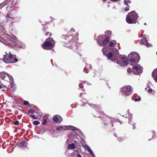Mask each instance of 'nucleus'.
Listing matches in <instances>:
<instances>
[{"instance_id": "f257e3e1", "label": "nucleus", "mask_w": 157, "mask_h": 157, "mask_svg": "<svg viewBox=\"0 0 157 157\" xmlns=\"http://www.w3.org/2000/svg\"><path fill=\"white\" fill-rule=\"evenodd\" d=\"M78 35V33H75V35L73 36L72 35L71 32H69L66 36L63 35L61 37L63 39V42L65 44H72L75 42V40H78L77 38Z\"/></svg>"}, {"instance_id": "f03ea898", "label": "nucleus", "mask_w": 157, "mask_h": 157, "mask_svg": "<svg viewBox=\"0 0 157 157\" xmlns=\"http://www.w3.org/2000/svg\"><path fill=\"white\" fill-rule=\"evenodd\" d=\"M138 17L137 14L134 11H131L128 13L127 15L126 21L128 24H136Z\"/></svg>"}, {"instance_id": "7ed1b4c3", "label": "nucleus", "mask_w": 157, "mask_h": 157, "mask_svg": "<svg viewBox=\"0 0 157 157\" xmlns=\"http://www.w3.org/2000/svg\"><path fill=\"white\" fill-rule=\"evenodd\" d=\"M55 42L52 38H47L42 45V48L44 49L50 50L52 49L55 45Z\"/></svg>"}, {"instance_id": "20e7f679", "label": "nucleus", "mask_w": 157, "mask_h": 157, "mask_svg": "<svg viewBox=\"0 0 157 157\" xmlns=\"http://www.w3.org/2000/svg\"><path fill=\"white\" fill-rule=\"evenodd\" d=\"M3 61L6 63H13L17 62L18 59L15 55L11 54H7L5 55L3 58Z\"/></svg>"}, {"instance_id": "39448f33", "label": "nucleus", "mask_w": 157, "mask_h": 157, "mask_svg": "<svg viewBox=\"0 0 157 157\" xmlns=\"http://www.w3.org/2000/svg\"><path fill=\"white\" fill-rule=\"evenodd\" d=\"M97 117H99L103 120L102 123L105 125H107L108 123L111 120V118L105 114L103 112L101 113L100 115H98Z\"/></svg>"}, {"instance_id": "423d86ee", "label": "nucleus", "mask_w": 157, "mask_h": 157, "mask_svg": "<svg viewBox=\"0 0 157 157\" xmlns=\"http://www.w3.org/2000/svg\"><path fill=\"white\" fill-rule=\"evenodd\" d=\"M102 51L103 54L108 59L112 61H115L117 59L116 56H114L111 52H108V50L104 48H102Z\"/></svg>"}, {"instance_id": "0eeeda50", "label": "nucleus", "mask_w": 157, "mask_h": 157, "mask_svg": "<svg viewBox=\"0 0 157 157\" xmlns=\"http://www.w3.org/2000/svg\"><path fill=\"white\" fill-rule=\"evenodd\" d=\"M128 57L130 58V63H134L136 61L137 62L139 60L140 56L138 53L136 52L130 54L129 55Z\"/></svg>"}, {"instance_id": "6e6552de", "label": "nucleus", "mask_w": 157, "mask_h": 157, "mask_svg": "<svg viewBox=\"0 0 157 157\" xmlns=\"http://www.w3.org/2000/svg\"><path fill=\"white\" fill-rule=\"evenodd\" d=\"M132 87L130 86H126L122 88L121 93L125 95L128 96L132 91Z\"/></svg>"}, {"instance_id": "1a4fd4ad", "label": "nucleus", "mask_w": 157, "mask_h": 157, "mask_svg": "<svg viewBox=\"0 0 157 157\" xmlns=\"http://www.w3.org/2000/svg\"><path fill=\"white\" fill-rule=\"evenodd\" d=\"M105 36L106 37V38L102 42V44L104 45L106 44L109 41L111 36L112 32L109 31L105 32Z\"/></svg>"}, {"instance_id": "9d476101", "label": "nucleus", "mask_w": 157, "mask_h": 157, "mask_svg": "<svg viewBox=\"0 0 157 157\" xmlns=\"http://www.w3.org/2000/svg\"><path fill=\"white\" fill-rule=\"evenodd\" d=\"M69 128H71V129L72 130H75V129L74 128H75L71 126H60L57 127L56 128V129L57 131H58L61 130H65L67 129H69Z\"/></svg>"}, {"instance_id": "9b49d317", "label": "nucleus", "mask_w": 157, "mask_h": 157, "mask_svg": "<svg viewBox=\"0 0 157 157\" xmlns=\"http://www.w3.org/2000/svg\"><path fill=\"white\" fill-rule=\"evenodd\" d=\"M132 71L133 73L136 75H139L141 74L142 72L141 69L139 68L137 66H133L132 67Z\"/></svg>"}, {"instance_id": "f8f14e48", "label": "nucleus", "mask_w": 157, "mask_h": 157, "mask_svg": "<svg viewBox=\"0 0 157 157\" xmlns=\"http://www.w3.org/2000/svg\"><path fill=\"white\" fill-rule=\"evenodd\" d=\"M53 121L58 123H60L62 121V117L59 115H54L53 117Z\"/></svg>"}, {"instance_id": "ddd939ff", "label": "nucleus", "mask_w": 157, "mask_h": 157, "mask_svg": "<svg viewBox=\"0 0 157 157\" xmlns=\"http://www.w3.org/2000/svg\"><path fill=\"white\" fill-rule=\"evenodd\" d=\"M152 76L154 80L157 82V69L154 70L152 73Z\"/></svg>"}, {"instance_id": "4468645a", "label": "nucleus", "mask_w": 157, "mask_h": 157, "mask_svg": "<svg viewBox=\"0 0 157 157\" xmlns=\"http://www.w3.org/2000/svg\"><path fill=\"white\" fill-rule=\"evenodd\" d=\"M8 74L5 72L3 71L0 72V78L2 79L6 80V79H5V78H7V77L8 76Z\"/></svg>"}, {"instance_id": "2eb2a0df", "label": "nucleus", "mask_w": 157, "mask_h": 157, "mask_svg": "<svg viewBox=\"0 0 157 157\" xmlns=\"http://www.w3.org/2000/svg\"><path fill=\"white\" fill-rule=\"evenodd\" d=\"M121 59L124 63V65L126 66L128 64V60L127 58L125 56H122L121 57Z\"/></svg>"}, {"instance_id": "dca6fc26", "label": "nucleus", "mask_w": 157, "mask_h": 157, "mask_svg": "<svg viewBox=\"0 0 157 157\" xmlns=\"http://www.w3.org/2000/svg\"><path fill=\"white\" fill-rule=\"evenodd\" d=\"M117 44V42L116 40H113L111 41L109 43V46L110 47H114V46H116Z\"/></svg>"}, {"instance_id": "f3484780", "label": "nucleus", "mask_w": 157, "mask_h": 157, "mask_svg": "<svg viewBox=\"0 0 157 157\" xmlns=\"http://www.w3.org/2000/svg\"><path fill=\"white\" fill-rule=\"evenodd\" d=\"M140 44H145V45H147V44H148L147 40L146 38H143L140 41Z\"/></svg>"}, {"instance_id": "a211bd4d", "label": "nucleus", "mask_w": 157, "mask_h": 157, "mask_svg": "<svg viewBox=\"0 0 157 157\" xmlns=\"http://www.w3.org/2000/svg\"><path fill=\"white\" fill-rule=\"evenodd\" d=\"M86 85V84L85 82H82L81 83H79V87L82 89V90H85V89H84V87H85Z\"/></svg>"}, {"instance_id": "6ab92c4d", "label": "nucleus", "mask_w": 157, "mask_h": 157, "mask_svg": "<svg viewBox=\"0 0 157 157\" xmlns=\"http://www.w3.org/2000/svg\"><path fill=\"white\" fill-rule=\"evenodd\" d=\"M87 102V101L86 99L83 98L81 100L80 103L81 105H83L86 104Z\"/></svg>"}, {"instance_id": "aec40b11", "label": "nucleus", "mask_w": 157, "mask_h": 157, "mask_svg": "<svg viewBox=\"0 0 157 157\" xmlns=\"http://www.w3.org/2000/svg\"><path fill=\"white\" fill-rule=\"evenodd\" d=\"M75 146L74 143L70 144L68 146L67 148L68 149H74L75 148Z\"/></svg>"}, {"instance_id": "412c9836", "label": "nucleus", "mask_w": 157, "mask_h": 157, "mask_svg": "<svg viewBox=\"0 0 157 157\" xmlns=\"http://www.w3.org/2000/svg\"><path fill=\"white\" fill-rule=\"evenodd\" d=\"M25 142L24 141H23L19 143V146L20 147H22L24 145Z\"/></svg>"}, {"instance_id": "4be33fe9", "label": "nucleus", "mask_w": 157, "mask_h": 157, "mask_svg": "<svg viewBox=\"0 0 157 157\" xmlns=\"http://www.w3.org/2000/svg\"><path fill=\"white\" fill-rule=\"evenodd\" d=\"M87 151L93 157L94 156V153L90 148H89V149H87Z\"/></svg>"}, {"instance_id": "5701e85b", "label": "nucleus", "mask_w": 157, "mask_h": 157, "mask_svg": "<svg viewBox=\"0 0 157 157\" xmlns=\"http://www.w3.org/2000/svg\"><path fill=\"white\" fill-rule=\"evenodd\" d=\"M131 2V1L130 0H124V4L127 5V6H129L128 5V3H130Z\"/></svg>"}, {"instance_id": "b1692460", "label": "nucleus", "mask_w": 157, "mask_h": 157, "mask_svg": "<svg viewBox=\"0 0 157 157\" xmlns=\"http://www.w3.org/2000/svg\"><path fill=\"white\" fill-rule=\"evenodd\" d=\"M141 99L140 97H136L135 98L134 101H140Z\"/></svg>"}, {"instance_id": "393cba45", "label": "nucleus", "mask_w": 157, "mask_h": 157, "mask_svg": "<svg viewBox=\"0 0 157 157\" xmlns=\"http://www.w3.org/2000/svg\"><path fill=\"white\" fill-rule=\"evenodd\" d=\"M33 124L34 125H36L39 124H40V122L38 121H33Z\"/></svg>"}, {"instance_id": "a878e982", "label": "nucleus", "mask_w": 157, "mask_h": 157, "mask_svg": "<svg viewBox=\"0 0 157 157\" xmlns=\"http://www.w3.org/2000/svg\"><path fill=\"white\" fill-rule=\"evenodd\" d=\"M24 104L26 106H29V103L28 102V101H23Z\"/></svg>"}, {"instance_id": "bb28decb", "label": "nucleus", "mask_w": 157, "mask_h": 157, "mask_svg": "<svg viewBox=\"0 0 157 157\" xmlns=\"http://www.w3.org/2000/svg\"><path fill=\"white\" fill-rule=\"evenodd\" d=\"M82 145L85 149H86L87 150V149H89V148H90L86 144H85L84 145L82 144Z\"/></svg>"}, {"instance_id": "cd10ccee", "label": "nucleus", "mask_w": 157, "mask_h": 157, "mask_svg": "<svg viewBox=\"0 0 157 157\" xmlns=\"http://www.w3.org/2000/svg\"><path fill=\"white\" fill-rule=\"evenodd\" d=\"M35 112H36V111L34 110V109H30L29 110V113H31V114H33L34 113H35Z\"/></svg>"}, {"instance_id": "c85d7f7f", "label": "nucleus", "mask_w": 157, "mask_h": 157, "mask_svg": "<svg viewBox=\"0 0 157 157\" xmlns=\"http://www.w3.org/2000/svg\"><path fill=\"white\" fill-rule=\"evenodd\" d=\"M124 139V138L123 137H121L118 138V140L119 142L123 141Z\"/></svg>"}, {"instance_id": "c756f323", "label": "nucleus", "mask_w": 157, "mask_h": 157, "mask_svg": "<svg viewBox=\"0 0 157 157\" xmlns=\"http://www.w3.org/2000/svg\"><path fill=\"white\" fill-rule=\"evenodd\" d=\"M45 35L46 36H51L52 35V34L51 33L48 32H47L45 33Z\"/></svg>"}, {"instance_id": "7c9ffc66", "label": "nucleus", "mask_w": 157, "mask_h": 157, "mask_svg": "<svg viewBox=\"0 0 157 157\" xmlns=\"http://www.w3.org/2000/svg\"><path fill=\"white\" fill-rule=\"evenodd\" d=\"M47 122V120L46 119L44 120L42 122V124L45 125H46Z\"/></svg>"}, {"instance_id": "2f4dec72", "label": "nucleus", "mask_w": 157, "mask_h": 157, "mask_svg": "<svg viewBox=\"0 0 157 157\" xmlns=\"http://www.w3.org/2000/svg\"><path fill=\"white\" fill-rule=\"evenodd\" d=\"M14 124L15 125H18L19 124V122L18 121H14Z\"/></svg>"}, {"instance_id": "473e14b6", "label": "nucleus", "mask_w": 157, "mask_h": 157, "mask_svg": "<svg viewBox=\"0 0 157 157\" xmlns=\"http://www.w3.org/2000/svg\"><path fill=\"white\" fill-rule=\"evenodd\" d=\"M127 72L128 73H130L131 71H132L131 68H128L127 69Z\"/></svg>"}, {"instance_id": "72a5a7b5", "label": "nucleus", "mask_w": 157, "mask_h": 157, "mask_svg": "<svg viewBox=\"0 0 157 157\" xmlns=\"http://www.w3.org/2000/svg\"><path fill=\"white\" fill-rule=\"evenodd\" d=\"M6 17L7 18H11V17H10V15L9 13H8L6 16Z\"/></svg>"}, {"instance_id": "f704fd0d", "label": "nucleus", "mask_w": 157, "mask_h": 157, "mask_svg": "<svg viewBox=\"0 0 157 157\" xmlns=\"http://www.w3.org/2000/svg\"><path fill=\"white\" fill-rule=\"evenodd\" d=\"M70 32H71L72 35L73 34H72V32H75V29L74 28H72L71 29V30Z\"/></svg>"}, {"instance_id": "c9c22d12", "label": "nucleus", "mask_w": 157, "mask_h": 157, "mask_svg": "<svg viewBox=\"0 0 157 157\" xmlns=\"http://www.w3.org/2000/svg\"><path fill=\"white\" fill-rule=\"evenodd\" d=\"M152 91V89L150 88L148 90V92L149 93H151Z\"/></svg>"}, {"instance_id": "e433bc0d", "label": "nucleus", "mask_w": 157, "mask_h": 157, "mask_svg": "<svg viewBox=\"0 0 157 157\" xmlns=\"http://www.w3.org/2000/svg\"><path fill=\"white\" fill-rule=\"evenodd\" d=\"M129 10V9L128 7H127L124 9V10L127 11H128Z\"/></svg>"}, {"instance_id": "4c0bfd02", "label": "nucleus", "mask_w": 157, "mask_h": 157, "mask_svg": "<svg viewBox=\"0 0 157 157\" xmlns=\"http://www.w3.org/2000/svg\"><path fill=\"white\" fill-rule=\"evenodd\" d=\"M32 118H33V119H37V118L34 115H33Z\"/></svg>"}, {"instance_id": "58836bf2", "label": "nucleus", "mask_w": 157, "mask_h": 157, "mask_svg": "<svg viewBox=\"0 0 157 157\" xmlns=\"http://www.w3.org/2000/svg\"><path fill=\"white\" fill-rule=\"evenodd\" d=\"M131 120H132V119H131V118H130V119H129V122H129V123H130V122H131Z\"/></svg>"}, {"instance_id": "ea45409f", "label": "nucleus", "mask_w": 157, "mask_h": 157, "mask_svg": "<svg viewBox=\"0 0 157 157\" xmlns=\"http://www.w3.org/2000/svg\"><path fill=\"white\" fill-rule=\"evenodd\" d=\"M77 157H81V155L80 154H78L77 155Z\"/></svg>"}, {"instance_id": "a19ab883", "label": "nucleus", "mask_w": 157, "mask_h": 157, "mask_svg": "<svg viewBox=\"0 0 157 157\" xmlns=\"http://www.w3.org/2000/svg\"><path fill=\"white\" fill-rule=\"evenodd\" d=\"M17 47L18 48H22V46H21V45H20L19 46H17Z\"/></svg>"}, {"instance_id": "79ce46f5", "label": "nucleus", "mask_w": 157, "mask_h": 157, "mask_svg": "<svg viewBox=\"0 0 157 157\" xmlns=\"http://www.w3.org/2000/svg\"><path fill=\"white\" fill-rule=\"evenodd\" d=\"M32 116H33V115H31V114H30L29 115V117H32Z\"/></svg>"}, {"instance_id": "37998d69", "label": "nucleus", "mask_w": 157, "mask_h": 157, "mask_svg": "<svg viewBox=\"0 0 157 157\" xmlns=\"http://www.w3.org/2000/svg\"><path fill=\"white\" fill-rule=\"evenodd\" d=\"M146 45L147 46V47H149V46H150V44L148 43V44H147Z\"/></svg>"}, {"instance_id": "c03bdc74", "label": "nucleus", "mask_w": 157, "mask_h": 157, "mask_svg": "<svg viewBox=\"0 0 157 157\" xmlns=\"http://www.w3.org/2000/svg\"><path fill=\"white\" fill-rule=\"evenodd\" d=\"M2 86L0 84V89H2Z\"/></svg>"}, {"instance_id": "a18cd8bd", "label": "nucleus", "mask_w": 157, "mask_h": 157, "mask_svg": "<svg viewBox=\"0 0 157 157\" xmlns=\"http://www.w3.org/2000/svg\"><path fill=\"white\" fill-rule=\"evenodd\" d=\"M82 93H80V95H79V96L80 97V96H82Z\"/></svg>"}, {"instance_id": "49530a36", "label": "nucleus", "mask_w": 157, "mask_h": 157, "mask_svg": "<svg viewBox=\"0 0 157 157\" xmlns=\"http://www.w3.org/2000/svg\"><path fill=\"white\" fill-rule=\"evenodd\" d=\"M115 51H116V52H118V50H117V49H115Z\"/></svg>"}, {"instance_id": "de8ad7c7", "label": "nucleus", "mask_w": 157, "mask_h": 157, "mask_svg": "<svg viewBox=\"0 0 157 157\" xmlns=\"http://www.w3.org/2000/svg\"><path fill=\"white\" fill-rule=\"evenodd\" d=\"M113 0L114 1H119V0Z\"/></svg>"}, {"instance_id": "09e8293b", "label": "nucleus", "mask_w": 157, "mask_h": 157, "mask_svg": "<svg viewBox=\"0 0 157 157\" xmlns=\"http://www.w3.org/2000/svg\"><path fill=\"white\" fill-rule=\"evenodd\" d=\"M135 126H133V129H134L135 128Z\"/></svg>"}, {"instance_id": "8fccbe9b", "label": "nucleus", "mask_w": 157, "mask_h": 157, "mask_svg": "<svg viewBox=\"0 0 157 157\" xmlns=\"http://www.w3.org/2000/svg\"><path fill=\"white\" fill-rule=\"evenodd\" d=\"M4 40H5V41H6V39Z\"/></svg>"}, {"instance_id": "3c124183", "label": "nucleus", "mask_w": 157, "mask_h": 157, "mask_svg": "<svg viewBox=\"0 0 157 157\" xmlns=\"http://www.w3.org/2000/svg\"><path fill=\"white\" fill-rule=\"evenodd\" d=\"M117 63H118L117 61Z\"/></svg>"}, {"instance_id": "603ef678", "label": "nucleus", "mask_w": 157, "mask_h": 157, "mask_svg": "<svg viewBox=\"0 0 157 157\" xmlns=\"http://www.w3.org/2000/svg\"><path fill=\"white\" fill-rule=\"evenodd\" d=\"M127 91V90H125V91Z\"/></svg>"}, {"instance_id": "864d4df0", "label": "nucleus", "mask_w": 157, "mask_h": 157, "mask_svg": "<svg viewBox=\"0 0 157 157\" xmlns=\"http://www.w3.org/2000/svg\"><path fill=\"white\" fill-rule=\"evenodd\" d=\"M112 126H113V124H112Z\"/></svg>"}, {"instance_id": "5fc2aeb1", "label": "nucleus", "mask_w": 157, "mask_h": 157, "mask_svg": "<svg viewBox=\"0 0 157 157\" xmlns=\"http://www.w3.org/2000/svg\"><path fill=\"white\" fill-rule=\"evenodd\" d=\"M156 54H157V52H156Z\"/></svg>"}, {"instance_id": "6e6d98bb", "label": "nucleus", "mask_w": 157, "mask_h": 157, "mask_svg": "<svg viewBox=\"0 0 157 157\" xmlns=\"http://www.w3.org/2000/svg\"><path fill=\"white\" fill-rule=\"evenodd\" d=\"M0 41H1V40H0Z\"/></svg>"}, {"instance_id": "4d7b16f0", "label": "nucleus", "mask_w": 157, "mask_h": 157, "mask_svg": "<svg viewBox=\"0 0 157 157\" xmlns=\"http://www.w3.org/2000/svg\"><path fill=\"white\" fill-rule=\"evenodd\" d=\"M0 41H1V40H0Z\"/></svg>"}, {"instance_id": "13d9d810", "label": "nucleus", "mask_w": 157, "mask_h": 157, "mask_svg": "<svg viewBox=\"0 0 157 157\" xmlns=\"http://www.w3.org/2000/svg\"><path fill=\"white\" fill-rule=\"evenodd\" d=\"M0 41H1V40H0Z\"/></svg>"}]
</instances>
